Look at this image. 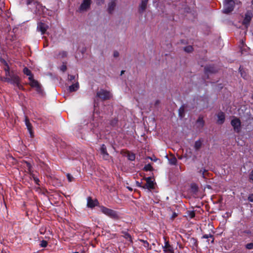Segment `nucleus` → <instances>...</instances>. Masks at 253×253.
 <instances>
[{
	"mask_svg": "<svg viewBox=\"0 0 253 253\" xmlns=\"http://www.w3.org/2000/svg\"><path fill=\"white\" fill-rule=\"evenodd\" d=\"M3 69L5 72V77H4L1 79V80L4 82L9 83L11 84L17 86L18 88L21 89L22 86L20 84V79L19 77L13 71H10L9 67L6 63H5Z\"/></svg>",
	"mask_w": 253,
	"mask_h": 253,
	"instance_id": "nucleus-1",
	"label": "nucleus"
},
{
	"mask_svg": "<svg viewBox=\"0 0 253 253\" xmlns=\"http://www.w3.org/2000/svg\"><path fill=\"white\" fill-rule=\"evenodd\" d=\"M100 211L109 217L114 219H118L120 218V215L119 213L112 209H108L104 206H101L100 207Z\"/></svg>",
	"mask_w": 253,
	"mask_h": 253,
	"instance_id": "nucleus-2",
	"label": "nucleus"
},
{
	"mask_svg": "<svg viewBox=\"0 0 253 253\" xmlns=\"http://www.w3.org/2000/svg\"><path fill=\"white\" fill-rule=\"evenodd\" d=\"M234 2L233 0H224L223 12L228 14L233 10Z\"/></svg>",
	"mask_w": 253,
	"mask_h": 253,
	"instance_id": "nucleus-3",
	"label": "nucleus"
},
{
	"mask_svg": "<svg viewBox=\"0 0 253 253\" xmlns=\"http://www.w3.org/2000/svg\"><path fill=\"white\" fill-rule=\"evenodd\" d=\"M91 4V0H83L80 6H79L78 11L79 12H84L87 11Z\"/></svg>",
	"mask_w": 253,
	"mask_h": 253,
	"instance_id": "nucleus-4",
	"label": "nucleus"
},
{
	"mask_svg": "<svg viewBox=\"0 0 253 253\" xmlns=\"http://www.w3.org/2000/svg\"><path fill=\"white\" fill-rule=\"evenodd\" d=\"M231 124L235 131L236 132H239L240 131L241 123L239 119L235 117L234 118L231 122Z\"/></svg>",
	"mask_w": 253,
	"mask_h": 253,
	"instance_id": "nucleus-5",
	"label": "nucleus"
},
{
	"mask_svg": "<svg viewBox=\"0 0 253 253\" xmlns=\"http://www.w3.org/2000/svg\"><path fill=\"white\" fill-rule=\"evenodd\" d=\"M97 96L104 100L108 99L112 97V95L109 91L104 89H100L97 92Z\"/></svg>",
	"mask_w": 253,
	"mask_h": 253,
	"instance_id": "nucleus-6",
	"label": "nucleus"
},
{
	"mask_svg": "<svg viewBox=\"0 0 253 253\" xmlns=\"http://www.w3.org/2000/svg\"><path fill=\"white\" fill-rule=\"evenodd\" d=\"M253 16V13L252 11L249 10L246 13L245 18L243 21V24L244 25L246 28L248 27Z\"/></svg>",
	"mask_w": 253,
	"mask_h": 253,
	"instance_id": "nucleus-7",
	"label": "nucleus"
},
{
	"mask_svg": "<svg viewBox=\"0 0 253 253\" xmlns=\"http://www.w3.org/2000/svg\"><path fill=\"white\" fill-rule=\"evenodd\" d=\"M30 81V85L33 87H35L37 91L39 92H42V88L40 84L33 78V77H29Z\"/></svg>",
	"mask_w": 253,
	"mask_h": 253,
	"instance_id": "nucleus-8",
	"label": "nucleus"
},
{
	"mask_svg": "<svg viewBox=\"0 0 253 253\" xmlns=\"http://www.w3.org/2000/svg\"><path fill=\"white\" fill-rule=\"evenodd\" d=\"M98 126V123L95 122L93 119L89 123H87L86 127L92 131L93 133H96V128Z\"/></svg>",
	"mask_w": 253,
	"mask_h": 253,
	"instance_id": "nucleus-9",
	"label": "nucleus"
},
{
	"mask_svg": "<svg viewBox=\"0 0 253 253\" xmlns=\"http://www.w3.org/2000/svg\"><path fill=\"white\" fill-rule=\"evenodd\" d=\"M163 251L166 253H174L173 248L165 240V245L163 246Z\"/></svg>",
	"mask_w": 253,
	"mask_h": 253,
	"instance_id": "nucleus-10",
	"label": "nucleus"
},
{
	"mask_svg": "<svg viewBox=\"0 0 253 253\" xmlns=\"http://www.w3.org/2000/svg\"><path fill=\"white\" fill-rule=\"evenodd\" d=\"M143 189H151L154 188V183L151 177L146 178V183L142 186Z\"/></svg>",
	"mask_w": 253,
	"mask_h": 253,
	"instance_id": "nucleus-11",
	"label": "nucleus"
},
{
	"mask_svg": "<svg viewBox=\"0 0 253 253\" xmlns=\"http://www.w3.org/2000/svg\"><path fill=\"white\" fill-rule=\"evenodd\" d=\"M25 123L31 137H33L34 136V132L32 129V126L27 117L25 118Z\"/></svg>",
	"mask_w": 253,
	"mask_h": 253,
	"instance_id": "nucleus-12",
	"label": "nucleus"
},
{
	"mask_svg": "<svg viewBox=\"0 0 253 253\" xmlns=\"http://www.w3.org/2000/svg\"><path fill=\"white\" fill-rule=\"evenodd\" d=\"M98 202L97 200H93L91 197L87 198V206L90 208H93L97 205Z\"/></svg>",
	"mask_w": 253,
	"mask_h": 253,
	"instance_id": "nucleus-13",
	"label": "nucleus"
},
{
	"mask_svg": "<svg viewBox=\"0 0 253 253\" xmlns=\"http://www.w3.org/2000/svg\"><path fill=\"white\" fill-rule=\"evenodd\" d=\"M47 28V25L43 23L40 22L38 24L37 29L41 32L42 35L45 32Z\"/></svg>",
	"mask_w": 253,
	"mask_h": 253,
	"instance_id": "nucleus-14",
	"label": "nucleus"
},
{
	"mask_svg": "<svg viewBox=\"0 0 253 253\" xmlns=\"http://www.w3.org/2000/svg\"><path fill=\"white\" fill-rule=\"evenodd\" d=\"M101 154L102 155L103 158L104 160H108L109 158V155L107 152L106 147L104 144H102L100 148Z\"/></svg>",
	"mask_w": 253,
	"mask_h": 253,
	"instance_id": "nucleus-15",
	"label": "nucleus"
},
{
	"mask_svg": "<svg viewBox=\"0 0 253 253\" xmlns=\"http://www.w3.org/2000/svg\"><path fill=\"white\" fill-rule=\"evenodd\" d=\"M116 7V0H110L108 3V12L111 14L114 11Z\"/></svg>",
	"mask_w": 253,
	"mask_h": 253,
	"instance_id": "nucleus-16",
	"label": "nucleus"
},
{
	"mask_svg": "<svg viewBox=\"0 0 253 253\" xmlns=\"http://www.w3.org/2000/svg\"><path fill=\"white\" fill-rule=\"evenodd\" d=\"M148 0H141V3L139 6V12L141 13L144 11L146 8L147 2Z\"/></svg>",
	"mask_w": 253,
	"mask_h": 253,
	"instance_id": "nucleus-17",
	"label": "nucleus"
},
{
	"mask_svg": "<svg viewBox=\"0 0 253 253\" xmlns=\"http://www.w3.org/2000/svg\"><path fill=\"white\" fill-rule=\"evenodd\" d=\"M217 123L219 124H222L224 123L225 120V115L224 113L220 112L218 113L217 115Z\"/></svg>",
	"mask_w": 253,
	"mask_h": 253,
	"instance_id": "nucleus-18",
	"label": "nucleus"
},
{
	"mask_svg": "<svg viewBox=\"0 0 253 253\" xmlns=\"http://www.w3.org/2000/svg\"><path fill=\"white\" fill-rule=\"evenodd\" d=\"M79 88V84L78 82H76L73 84L69 86V90L70 92L76 91Z\"/></svg>",
	"mask_w": 253,
	"mask_h": 253,
	"instance_id": "nucleus-19",
	"label": "nucleus"
},
{
	"mask_svg": "<svg viewBox=\"0 0 253 253\" xmlns=\"http://www.w3.org/2000/svg\"><path fill=\"white\" fill-rule=\"evenodd\" d=\"M205 71L206 73H215L217 71V70L215 68L214 66H207L205 68Z\"/></svg>",
	"mask_w": 253,
	"mask_h": 253,
	"instance_id": "nucleus-20",
	"label": "nucleus"
},
{
	"mask_svg": "<svg viewBox=\"0 0 253 253\" xmlns=\"http://www.w3.org/2000/svg\"><path fill=\"white\" fill-rule=\"evenodd\" d=\"M23 73L29 76V77H33L31 71L27 67H25L23 69Z\"/></svg>",
	"mask_w": 253,
	"mask_h": 253,
	"instance_id": "nucleus-21",
	"label": "nucleus"
},
{
	"mask_svg": "<svg viewBox=\"0 0 253 253\" xmlns=\"http://www.w3.org/2000/svg\"><path fill=\"white\" fill-rule=\"evenodd\" d=\"M202 142L201 140H199L195 142V145H194V148L196 150H198L202 146Z\"/></svg>",
	"mask_w": 253,
	"mask_h": 253,
	"instance_id": "nucleus-22",
	"label": "nucleus"
},
{
	"mask_svg": "<svg viewBox=\"0 0 253 253\" xmlns=\"http://www.w3.org/2000/svg\"><path fill=\"white\" fill-rule=\"evenodd\" d=\"M27 164V166L28 168V170H29V172L30 173V177L31 178H32L33 179H34V177H36L34 174H33L32 172H31V165L29 164V163H26Z\"/></svg>",
	"mask_w": 253,
	"mask_h": 253,
	"instance_id": "nucleus-23",
	"label": "nucleus"
},
{
	"mask_svg": "<svg viewBox=\"0 0 253 253\" xmlns=\"http://www.w3.org/2000/svg\"><path fill=\"white\" fill-rule=\"evenodd\" d=\"M169 163L171 165H175L177 163V160L176 158L172 157L169 159Z\"/></svg>",
	"mask_w": 253,
	"mask_h": 253,
	"instance_id": "nucleus-24",
	"label": "nucleus"
},
{
	"mask_svg": "<svg viewBox=\"0 0 253 253\" xmlns=\"http://www.w3.org/2000/svg\"><path fill=\"white\" fill-rule=\"evenodd\" d=\"M197 123L199 124L202 126H204V121L203 120V118L199 117L197 121Z\"/></svg>",
	"mask_w": 253,
	"mask_h": 253,
	"instance_id": "nucleus-25",
	"label": "nucleus"
},
{
	"mask_svg": "<svg viewBox=\"0 0 253 253\" xmlns=\"http://www.w3.org/2000/svg\"><path fill=\"white\" fill-rule=\"evenodd\" d=\"M184 50L187 52H190L193 50V47L191 45L184 47Z\"/></svg>",
	"mask_w": 253,
	"mask_h": 253,
	"instance_id": "nucleus-26",
	"label": "nucleus"
},
{
	"mask_svg": "<svg viewBox=\"0 0 253 253\" xmlns=\"http://www.w3.org/2000/svg\"><path fill=\"white\" fill-rule=\"evenodd\" d=\"M40 246L41 247H43V248H45L47 246V242L46 241H45V240H42L41 242V243L40 244Z\"/></svg>",
	"mask_w": 253,
	"mask_h": 253,
	"instance_id": "nucleus-27",
	"label": "nucleus"
},
{
	"mask_svg": "<svg viewBox=\"0 0 253 253\" xmlns=\"http://www.w3.org/2000/svg\"><path fill=\"white\" fill-rule=\"evenodd\" d=\"M128 159L130 161H133L135 160V156L134 154H129L127 156Z\"/></svg>",
	"mask_w": 253,
	"mask_h": 253,
	"instance_id": "nucleus-28",
	"label": "nucleus"
},
{
	"mask_svg": "<svg viewBox=\"0 0 253 253\" xmlns=\"http://www.w3.org/2000/svg\"><path fill=\"white\" fill-rule=\"evenodd\" d=\"M212 235H211V234H205L204 235H203V238H205V239H208L209 238H212V241L211 242H213V238H212Z\"/></svg>",
	"mask_w": 253,
	"mask_h": 253,
	"instance_id": "nucleus-29",
	"label": "nucleus"
},
{
	"mask_svg": "<svg viewBox=\"0 0 253 253\" xmlns=\"http://www.w3.org/2000/svg\"><path fill=\"white\" fill-rule=\"evenodd\" d=\"M33 0H22V2L23 4H26L27 5L30 4Z\"/></svg>",
	"mask_w": 253,
	"mask_h": 253,
	"instance_id": "nucleus-30",
	"label": "nucleus"
},
{
	"mask_svg": "<svg viewBox=\"0 0 253 253\" xmlns=\"http://www.w3.org/2000/svg\"><path fill=\"white\" fill-rule=\"evenodd\" d=\"M246 248L248 250L253 249V243H249L247 244L246 246Z\"/></svg>",
	"mask_w": 253,
	"mask_h": 253,
	"instance_id": "nucleus-31",
	"label": "nucleus"
},
{
	"mask_svg": "<svg viewBox=\"0 0 253 253\" xmlns=\"http://www.w3.org/2000/svg\"><path fill=\"white\" fill-rule=\"evenodd\" d=\"M67 179H68L69 182H71L74 179V177L69 173H68L67 174Z\"/></svg>",
	"mask_w": 253,
	"mask_h": 253,
	"instance_id": "nucleus-32",
	"label": "nucleus"
},
{
	"mask_svg": "<svg viewBox=\"0 0 253 253\" xmlns=\"http://www.w3.org/2000/svg\"><path fill=\"white\" fill-rule=\"evenodd\" d=\"M67 53L66 51H62L61 52H60V53H59V55L61 57H66L67 56Z\"/></svg>",
	"mask_w": 253,
	"mask_h": 253,
	"instance_id": "nucleus-33",
	"label": "nucleus"
},
{
	"mask_svg": "<svg viewBox=\"0 0 253 253\" xmlns=\"http://www.w3.org/2000/svg\"><path fill=\"white\" fill-rule=\"evenodd\" d=\"M141 242L143 243V246L145 248H148L149 246V243L147 241H144L143 240H140Z\"/></svg>",
	"mask_w": 253,
	"mask_h": 253,
	"instance_id": "nucleus-34",
	"label": "nucleus"
},
{
	"mask_svg": "<svg viewBox=\"0 0 253 253\" xmlns=\"http://www.w3.org/2000/svg\"><path fill=\"white\" fill-rule=\"evenodd\" d=\"M75 76H74V75H68V80L72 82V81L75 80Z\"/></svg>",
	"mask_w": 253,
	"mask_h": 253,
	"instance_id": "nucleus-35",
	"label": "nucleus"
},
{
	"mask_svg": "<svg viewBox=\"0 0 253 253\" xmlns=\"http://www.w3.org/2000/svg\"><path fill=\"white\" fill-rule=\"evenodd\" d=\"M151 169H152V167L150 165L148 164L146 166H145L144 167V169L148 171V170H151Z\"/></svg>",
	"mask_w": 253,
	"mask_h": 253,
	"instance_id": "nucleus-36",
	"label": "nucleus"
},
{
	"mask_svg": "<svg viewBox=\"0 0 253 253\" xmlns=\"http://www.w3.org/2000/svg\"><path fill=\"white\" fill-rule=\"evenodd\" d=\"M67 69V67L65 65L63 64L60 67V70L65 72Z\"/></svg>",
	"mask_w": 253,
	"mask_h": 253,
	"instance_id": "nucleus-37",
	"label": "nucleus"
},
{
	"mask_svg": "<svg viewBox=\"0 0 253 253\" xmlns=\"http://www.w3.org/2000/svg\"><path fill=\"white\" fill-rule=\"evenodd\" d=\"M184 112V108L183 107H181L179 109V116L182 117V113H183Z\"/></svg>",
	"mask_w": 253,
	"mask_h": 253,
	"instance_id": "nucleus-38",
	"label": "nucleus"
},
{
	"mask_svg": "<svg viewBox=\"0 0 253 253\" xmlns=\"http://www.w3.org/2000/svg\"><path fill=\"white\" fill-rule=\"evenodd\" d=\"M33 180H34V181L36 184L39 185L40 180L37 177H34Z\"/></svg>",
	"mask_w": 253,
	"mask_h": 253,
	"instance_id": "nucleus-39",
	"label": "nucleus"
},
{
	"mask_svg": "<svg viewBox=\"0 0 253 253\" xmlns=\"http://www.w3.org/2000/svg\"><path fill=\"white\" fill-rule=\"evenodd\" d=\"M249 178L251 181H252V182H253V170L251 172Z\"/></svg>",
	"mask_w": 253,
	"mask_h": 253,
	"instance_id": "nucleus-40",
	"label": "nucleus"
},
{
	"mask_svg": "<svg viewBox=\"0 0 253 253\" xmlns=\"http://www.w3.org/2000/svg\"><path fill=\"white\" fill-rule=\"evenodd\" d=\"M96 2L98 5H101L104 3V0H96Z\"/></svg>",
	"mask_w": 253,
	"mask_h": 253,
	"instance_id": "nucleus-41",
	"label": "nucleus"
},
{
	"mask_svg": "<svg viewBox=\"0 0 253 253\" xmlns=\"http://www.w3.org/2000/svg\"><path fill=\"white\" fill-rule=\"evenodd\" d=\"M189 215L190 218H192L195 217V214L194 211H191L189 212Z\"/></svg>",
	"mask_w": 253,
	"mask_h": 253,
	"instance_id": "nucleus-42",
	"label": "nucleus"
},
{
	"mask_svg": "<svg viewBox=\"0 0 253 253\" xmlns=\"http://www.w3.org/2000/svg\"><path fill=\"white\" fill-rule=\"evenodd\" d=\"M248 200L250 202H253V194H251L249 195Z\"/></svg>",
	"mask_w": 253,
	"mask_h": 253,
	"instance_id": "nucleus-43",
	"label": "nucleus"
},
{
	"mask_svg": "<svg viewBox=\"0 0 253 253\" xmlns=\"http://www.w3.org/2000/svg\"><path fill=\"white\" fill-rule=\"evenodd\" d=\"M119 56V53L117 51H115L114 52V56L115 57H117Z\"/></svg>",
	"mask_w": 253,
	"mask_h": 253,
	"instance_id": "nucleus-44",
	"label": "nucleus"
},
{
	"mask_svg": "<svg viewBox=\"0 0 253 253\" xmlns=\"http://www.w3.org/2000/svg\"><path fill=\"white\" fill-rule=\"evenodd\" d=\"M206 171V170L205 169H204L203 170H200V171H199V172H200V173H201V174H202V176H203V177H204V172H205Z\"/></svg>",
	"mask_w": 253,
	"mask_h": 253,
	"instance_id": "nucleus-45",
	"label": "nucleus"
},
{
	"mask_svg": "<svg viewBox=\"0 0 253 253\" xmlns=\"http://www.w3.org/2000/svg\"><path fill=\"white\" fill-rule=\"evenodd\" d=\"M136 185L138 187H142V186L141 185V183L138 181L136 182Z\"/></svg>",
	"mask_w": 253,
	"mask_h": 253,
	"instance_id": "nucleus-46",
	"label": "nucleus"
},
{
	"mask_svg": "<svg viewBox=\"0 0 253 253\" xmlns=\"http://www.w3.org/2000/svg\"><path fill=\"white\" fill-rule=\"evenodd\" d=\"M127 188L129 190L132 191V188L129 187H127Z\"/></svg>",
	"mask_w": 253,
	"mask_h": 253,
	"instance_id": "nucleus-47",
	"label": "nucleus"
},
{
	"mask_svg": "<svg viewBox=\"0 0 253 253\" xmlns=\"http://www.w3.org/2000/svg\"><path fill=\"white\" fill-rule=\"evenodd\" d=\"M178 159H179L181 160V159H182V156H178Z\"/></svg>",
	"mask_w": 253,
	"mask_h": 253,
	"instance_id": "nucleus-48",
	"label": "nucleus"
},
{
	"mask_svg": "<svg viewBox=\"0 0 253 253\" xmlns=\"http://www.w3.org/2000/svg\"><path fill=\"white\" fill-rule=\"evenodd\" d=\"M124 71H122L121 75H122L123 74H124Z\"/></svg>",
	"mask_w": 253,
	"mask_h": 253,
	"instance_id": "nucleus-49",
	"label": "nucleus"
},
{
	"mask_svg": "<svg viewBox=\"0 0 253 253\" xmlns=\"http://www.w3.org/2000/svg\"><path fill=\"white\" fill-rule=\"evenodd\" d=\"M190 156H189V155H188L186 154L185 157H190Z\"/></svg>",
	"mask_w": 253,
	"mask_h": 253,
	"instance_id": "nucleus-50",
	"label": "nucleus"
},
{
	"mask_svg": "<svg viewBox=\"0 0 253 253\" xmlns=\"http://www.w3.org/2000/svg\"><path fill=\"white\" fill-rule=\"evenodd\" d=\"M83 253L75 252V253Z\"/></svg>",
	"mask_w": 253,
	"mask_h": 253,
	"instance_id": "nucleus-51",
	"label": "nucleus"
}]
</instances>
